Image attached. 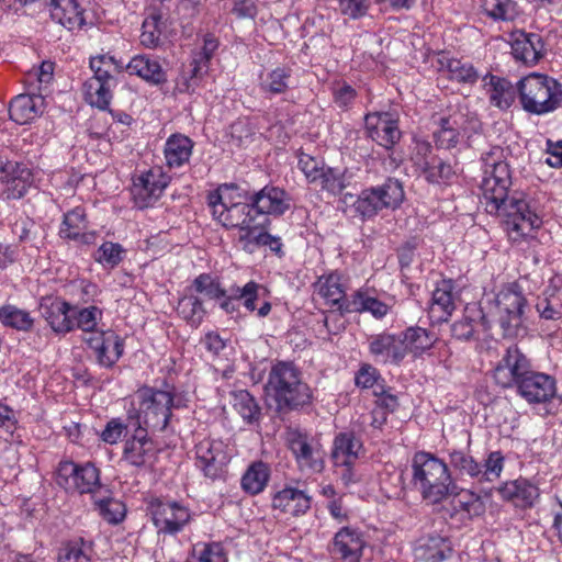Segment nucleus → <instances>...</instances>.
Returning <instances> with one entry per match:
<instances>
[{
    "label": "nucleus",
    "mask_w": 562,
    "mask_h": 562,
    "mask_svg": "<svg viewBox=\"0 0 562 562\" xmlns=\"http://www.w3.org/2000/svg\"><path fill=\"white\" fill-rule=\"evenodd\" d=\"M193 142L181 134L171 135L165 145V158L167 165L172 167H181L188 162L192 154Z\"/></svg>",
    "instance_id": "nucleus-36"
},
{
    "label": "nucleus",
    "mask_w": 562,
    "mask_h": 562,
    "mask_svg": "<svg viewBox=\"0 0 562 562\" xmlns=\"http://www.w3.org/2000/svg\"><path fill=\"white\" fill-rule=\"evenodd\" d=\"M147 510L159 533L177 535L191 520L190 509L177 501L151 497Z\"/></svg>",
    "instance_id": "nucleus-8"
},
{
    "label": "nucleus",
    "mask_w": 562,
    "mask_h": 562,
    "mask_svg": "<svg viewBox=\"0 0 562 562\" xmlns=\"http://www.w3.org/2000/svg\"><path fill=\"white\" fill-rule=\"evenodd\" d=\"M536 311L541 319L559 321L562 318V292L557 289H547L538 297Z\"/></svg>",
    "instance_id": "nucleus-40"
},
{
    "label": "nucleus",
    "mask_w": 562,
    "mask_h": 562,
    "mask_svg": "<svg viewBox=\"0 0 562 562\" xmlns=\"http://www.w3.org/2000/svg\"><path fill=\"white\" fill-rule=\"evenodd\" d=\"M453 285L450 280H442L432 292L429 316L436 322H445L456 308Z\"/></svg>",
    "instance_id": "nucleus-29"
},
{
    "label": "nucleus",
    "mask_w": 562,
    "mask_h": 562,
    "mask_svg": "<svg viewBox=\"0 0 562 562\" xmlns=\"http://www.w3.org/2000/svg\"><path fill=\"white\" fill-rule=\"evenodd\" d=\"M366 541L357 529L344 527L337 531L329 544V553L337 562H361Z\"/></svg>",
    "instance_id": "nucleus-16"
},
{
    "label": "nucleus",
    "mask_w": 562,
    "mask_h": 562,
    "mask_svg": "<svg viewBox=\"0 0 562 562\" xmlns=\"http://www.w3.org/2000/svg\"><path fill=\"white\" fill-rule=\"evenodd\" d=\"M292 69L277 67L260 75L259 89L268 95L284 94L291 88Z\"/></svg>",
    "instance_id": "nucleus-35"
},
{
    "label": "nucleus",
    "mask_w": 562,
    "mask_h": 562,
    "mask_svg": "<svg viewBox=\"0 0 562 562\" xmlns=\"http://www.w3.org/2000/svg\"><path fill=\"white\" fill-rule=\"evenodd\" d=\"M168 184L167 177L159 169H150L133 178L131 193L135 205L145 209L153 205Z\"/></svg>",
    "instance_id": "nucleus-15"
},
{
    "label": "nucleus",
    "mask_w": 562,
    "mask_h": 562,
    "mask_svg": "<svg viewBox=\"0 0 562 562\" xmlns=\"http://www.w3.org/2000/svg\"><path fill=\"white\" fill-rule=\"evenodd\" d=\"M267 222L268 220L263 218L262 226L252 229L250 235H239L238 241L246 252L252 254L259 247H269L272 252L281 257L283 255L281 239L265 231Z\"/></svg>",
    "instance_id": "nucleus-31"
},
{
    "label": "nucleus",
    "mask_w": 562,
    "mask_h": 562,
    "mask_svg": "<svg viewBox=\"0 0 562 562\" xmlns=\"http://www.w3.org/2000/svg\"><path fill=\"white\" fill-rule=\"evenodd\" d=\"M124 69L130 74L137 76L153 86H160L167 82V72L161 67L157 58L140 54L134 56Z\"/></svg>",
    "instance_id": "nucleus-25"
},
{
    "label": "nucleus",
    "mask_w": 562,
    "mask_h": 562,
    "mask_svg": "<svg viewBox=\"0 0 562 562\" xmlns=\"http://www.w3.org/2000/svg\"><path fill=\"white\" fill-rule=\"evenodd\" d=\"M286 442L300 470L313 473H321L324 470L325 451L308 435L291 430L286 435Z\"/></svg>",
    "instance_id": "nucleus-12"
},
{
    "label": "nucleus",
    "mask_w": 562,
    "mask_h": 562,
    "mask_svg": "<svg viewBox=\"0 0 562 562\" xmlns=\"http://www.w3.org/2000/svg\"><path fill=\"white\" fill-rule=\"evenodd\" d=\"M0 322L8 327L29 331L33 327V318L30 313L13 305H5L0 308Z\"/></svg>",
    "instance_id": "nucleus-50"
},
{
    "label": "nucleus",
    "mask_w": 562,
    "mask_h": 562,
    "mask_svg": "<svg viewBox=\"0 0 562 562\" xmlns=\"http://www.w3.org/2000/svg\"><path fill=\"white\" fill-rule=\"evenodd\" d=\"M449 464L459 477L468 476L480 483V462L462 450L449 452Z\"/></svg>",
    "instance_id": "nucleus-44"
},
{
    "label": "nucleus",
    "mask_w": 562,
    "mask_h": 562,
    "mask_svg": "<svg viewBox=\"0 0 562 562\" xmlns=\"http://www.w3.org/2000/svg\"><path fill=\"white\" fill-rule=\"evenodd\" d=\"M414 553L425 562H441L452 554V544L447 537L429 533L416 541Z\"/></svg>",
    "instance_id": "nucleus-24"
},
{
    "label": "nucleus",
    "mask_w": 562,
    "mask_h": 562,
    "mask_svg": "<svg viewBox=\"0 0 562 562\" xmlns=\"http://www.w3.org/2000/svg\"><path fill=\"white\" fill-rule=\"evenodd\" d=\"M270 477V469L262 461L252 462L241 477L243 490L250 494L257 495L265 490Z\"/></svg>",
    "instance_id": "nucleus-38"
},
{
    "label": "nucleus",
    "mask_w": 562,
    "mask_h": 562,
    "mask_svg": "<svg viewBox=\"0 0 562 562\" xmlns=\"http://www.w3.org/2000/svg\"><path fill=\"white\" fill-rule=\"evenodd\" d=\"M312 506V496L306 491L285 484L271 499V507L290 517L304 516Z\"/></svg>",
    "instance_id": "nucleus-21"
},
{
    "label": "nucleus",
    "mask_w": 562,
    "mask_h": 562,
    "mask_svg": "<svg viewBox=\"0 0 562 562\" xmlns=\"http://www.w3.org/2000/svg\"><path fill=\"white\" fill-rule=\"evenodd\" d=\"M531 370L530 360L516 346H509L493 370V379L503 389L517 387Z\"/></svg>",
    "instance_id": "nucleus-11"
},
{
    "label": "nucleus",
    "mask_w": 562,
    "mask_h": 562,
    "mask_svg": "<svg viewBox=\"0 0 562 562\" xmlns=\"http://www.w3.org/2000/svg\"><path fill=\"white\" fill-rule=\"evenodd\" d=\"M436 123L439 127H443L458 133H468L470 131H476L480 123L476 116L470 115L468 111L461 109H450L447 114L441 115Z\"/></svg>",
    "instance_id": "nucleus-39"
},
{
    "label": "nucleus",
    "mask_w": 562,
    "mask_h": 562,
    "mask_svg": "<svg viewBox=\"0 0 562 562\" xmlns=\"http://www.w3.org/2000/svg\"><path fill=\"white\" fill-rule=\"evenodd\" d=\"M441 69H446L449 72V77L461 83L473 85L479 79V74L472 64L462 61L457 58L442 57L439 59Z\"/></svg>",
    "instance_id": "nucleus-43"
},
{
    "label": "nucleus",
    "mask_w": 562,
    "mask_h": 562,
    "mask_svg": "<svg viewBox=\"0 0 562 562\" xmlns=\"http://www.w3.org/2000/svg\"><path fill=\"white\" fill-rule=\"evenodd\" d=\"M87 228L88 221L85 209L77 206L64 215L59 234L65 239H77L80 232Z\"/></svg>",
    "instance_id": "nucleus-47"
},
{
    "label": "nucleus",
    "mask_w": 562,
    "mask_h": 562,
    "mask_svg": "<svg viewBox=\"0 0 562 562\" xmlns=\"http://www.w3.org/2000/svg\"><path fill=\"white\" fill-rule=\"evenodd\" d=\"M195 467L212 481L222 480L231 461L228 445L220 439L204 438L194 447Z\"/></svg>",
    "instance_id": "nucleus-7"
},
{
    "label": "nucleus",
    "mask_w": 562,
    "mask_h": 562,
    "mask_svg": "<svg viewBox=\"0 0 562 562\" xmlns=\"http://www.w3.org/2000/svg\"><path fill=\"white\" fill-rule=\"evenodd\" d=\"M75 307L64 301H55L45 308L44 317L56 333H68L75 327Z\"/></svg>",
    "instance_id": "nucleus-34"
},
{
    "label": "nucleus",
    "mask_w": 562,
    "mask_h": 562,
    "mask_svg": "<svg viewBox=\"0 0 562 562\" xmlns=\"http://www.w3.org/2000/svg\"><path fill=\"white\" fill-rule=\"evenodd\" d=\"M90 68L93 71V76L89 80H98L106 85H115V78L112 76V68L122 72L124 65L117 63L113 56L101 55L93 57L90 60Z\"/></svg>",
    "instance_id": "nucleus-45"
},
{
    "label": "nucleus",
    "mask_w": 562,
    "mask_h": 562,
    "mask_svg": "<svg viewBox=\"0 0 562 562\" xmlns=\"http://www.w3.org/2000/svg\"><path fill=\"white\" fill-rule=\"evenodd\" d=\"M369 137L378 145L391 149L402 137L398 116L392 112L369 113L364 117Z\"/></svg>",
    "instance_id": "nucleus-14"
},
{
    "label": "nucleus",
    "mask_w": 562,
    "mask_h": 562,
    "mask_svg": "<svg viewBox=\"0 0 562 562\" xmlns=\"http://www.w3.org/2000/svg\"><path fill=\"white\" fill-rule=\"evenodd\" d=\"M0 181L5 184L2 195L7 200L23 198L34 183L30 168L23 164L7 161L0 166Z\"/></svg>",
    "instance_id": "nucleus-19"
},
{
    "label": "nucleus",
    "mask_w": 562,
    "mask_h": 562,
    "mask_svg": "<svg viewBox=\"0 0 562 562\" xmlns=\"http://www.w3.org/2000/svg\"><path fill=\"white\" fill-rule=\"evenodd\" d=\"M42 103L41 97L19 94L10 102V119L21 125L27 124L42 113Z\"/></svg>",
    "instance_id": "nucleus-30"
},
{
    "label": "nucleus",
    "mask_w": 562,
    "mask_h": 562,
    "mask_svg": "<svg viewBox=\"0 0 562 562\" xmlns=\"http://www.w3.org/2000/svg\"><path fill=\"white\" fill-rule=\"evenodd\" d=\"M505 458L501 451H491L483 463H480V483L494 482L501 477Z\"/></svg>",
    "instance_id": "nucleus-58"
},
{
    "label": "nucleus",
    "mask_w": 562,
    "mask_h": 562,
    "mask_svg": "<svg viewBox=\"0 0 562 562\" xmlns=\"http://www.w3.org/2000/svg\"><path fill=\"white\" fill-rule=\"evenodd\" d=\"M316 183L321 187L322 190L337 195L341 193L347 187L346 172H340L338 169L330 167L324 168Z\"/></svg>",
    "instance_id": "nucleus-59"
},
{
    "label": "nucleus",
    "mask_w": 562,
    "mask_h": 562,
    "mask_svg": "<svg viewBox=\"0 0 562 562\" xmlns=\"http://www.w3.org/2000/svg\"><path fill=\"white\" fill-rule=\"evenodd\" d=\"M411 468L413 487L429 504H438L459 490L448 464L430 452L417 451Z\"/></svg>",
    "instance_id": "nucleus-2"
},
{
    "label": "nucleus",
    "mask_w": 562,
    "mask_h": 562,
    "mask_svg": "<svg viewBox=\"0 0 562 562\" xmlns=\"http://www.w3.org/2000/svg\"><path fill=\"white\" fill-rule=\"evenodd\" d=\"M136 397L138 408L128 412L127 419L132 426L145 427L151 431H165L172 417V409L186 406L173 386L166 390L143 386L136 392Z\"/></svg>",
    "instance_id": "nucleus-3"
},
{
    "label": "nucleus",
    "mask_w": 562,
    "mask_h": 562,
    "mask_svg": "<svg viewBox=\"0 0 562 562\" xmlns=\"http://www.w3.org/2000/svg\"><path fill=\"white\" fill-rule=\"evenodd\" d=\"M100 516L109 524L121 522L126 515L125 504L119 499L108 497L95 502Z\"/></svg>",
    "instance_id": "nucleus-57"
},
{
    "label": "nucleus",
    "mask_w": 562,
    "mask_h": 562,
    "mask_svg": "<svg viewBox=\"0 0 562 562\" xmlns=\"http://www.w3.org/2000/svg\"><path fill=\"white\" fill-rule=\"evenodd\" d=\"M499 325L505 337H516L522 327L524 310L527 300L518 285L512 284L503 289L496 296Z\"/></svg>",
    "instance_id": "nucleus-10"
},
{
    "label": "nucleus",
    "mask_w": 562,
    "mask_h": 562,
    "mask_svg": "<svg viewBox=\"0 0 562 562\" xmlns=\"http://www.w3.org/2000/svg\"><path fill=\"white\" fill-rule=\"evenodd\" d=\"M516 390L529 404H541L551 401L555 396L557 385L552 376L531 369Z\"/></svg>",
    "instance_id": "nucleus-20"
},
{
    "label": "nucleus",
    "mask_w": 562,
    "mask_h": 562,
    "mask_svg": "<svg viewBox=\"0 0 562 562\" xmlns=\"http://www.w3.org/2000/svg\"><path fill=\"white\" fill-rule=\"evenodd\" d=\"M124 249L117 243L104 241L94 254L95 261L114 268L123 260Z\"/></svg>",
    "instance_id": "nucleus-63"
},
{
    "label": "nucleus",
    "mask_w": 562,
    "mask_h": 562,
    "mask_svg": "<svg viewBox=\"0 0 562 562\" xmlns=\"http://www.w3.org/2000/svg\"><path fill=\"white\" fill-rule=\"evenodd\" d=\"M370 355L376 362L400 366L406 357V347L400 334L380 333L368 338Z\"/></svg>",
    "instance_id": "nucleus-17"
},
{
    "label": "nucleus",
    "mask_w": 562,
    "mask_h": 562,
    "mask_svg": "<svg viewBox=\"0 0 562 562\" xmlns=\"http://www.w3.org/2000/svg\"><path fill=\"white\" fill-rule=\"evenodd\" d=\"M234 407L248 424L258 422L260 418V407L255 397L246 390L234 394Z\"/></svg>",
    "instance_id": "nucleus-52"
},
{
    "label": "nucleus",
    "mask_w": 562,
    "mask_h": 562,
    "mask_svg": "<svg viewBox=\"0 0 562 562\" xmlns=\"http://www.w3.org/2000/svg\"><path fill=\"white\" fill-rule=\"evenodd\" d=\"M50 16L68 30L79 29L85 24L83 9L79 0H46Z\"/></svg>",
    "instance_id": "nucleus-27"
},
{
    "label": "nucleus",
    "mask_w": 562,
    "mask_h": 562,
    "mask_svg": "<svg viewBox=\"0 0 562 562\" xmlns=\"http://www.w3.org/2000/svg\"><path fill=\"white\" fill-rule=\"evenodd\" d=\"M342 308L347 313L370 312L375 318L384 317L390 311L387 304L361 291L356 292L350 304L344 305Z\"/></svg>",
    "instance_id": "nucleus-42"
},
{
    "label": "nucleus",
    "mask_w": 562,
    "mask_h": 562,
    "mask_svg": "<svg viewBox=\"0 0 562 562\" xmlns=\"http://www.w3.org/2000/svg\"><path fill=\"white\" fill-rule=\"evenodd\" d=\"M383 209H396L404 200V189L397 179L389 178L381 186L374 187Z\"/></svg>",
    "instance_id": "nucleus-48"
},
{
    "label": "nucleus",
    "mask_w": 562,
    "mask_h": 562,
    "mask_svg": "<svg viewBox=\"0 0 562 562\" xmlns=\"http://www.w3.org/2000/svg\"><path fill=\"white\" fill-rule=\"evenodd\" d=\"M186 562H227L224 547L220 542L204 543L202 548L194 549Z\"/></svg>",
    "instance_id": "nucleus-62"
},
{
    "label": "nucleus",
    "mask_w": 562,
    "mask_h": 562,
    "mask_svg": "<svg viewBox=\"0 0 562 562\" xmlns=\"http://www.w3.org/2000/svg\"><path fill=\"white\" fill-rule=\"evenodd\" d=\"M190 67L189 74L183 75L181 81L177 83L180 93H193L209 69V65L196 57H193Z\"/></svg>",
    "instance_id": "nucleus-56"
},
{
    "label": "nucleus",
    "mask_w": 562,
    "mask_h": 562,
    "mask_svg": "<svg viewBox=\"0 0 562 562\" xmlns=\"http://www.w3.org/2000/svg\"><path fill=\"white\" fill-rule=\"evenodd\" d=\"M453 173L452 167L438 157L436 160H431L420 176H424L430 183H440L448 181Z\"/></svg>",
    "instance_id": "nucleus-64"
},
{
    "label": "nucleus",
    "mask_w": 562,
    "mask_h": 562,
    "mask_svg": "<svg viewBox=\"0 0 562 562\" xmlns=\"http://www.w3.org/2000/svg\"><path fill=\"white\" fill-rule=\"evenodd\" d=\"M356 213L370 218L383 210L374 187L363 190L353 203Z\"/></svg>",
    "instance_id": "nucleus-55"
},
{
    "label": "nucleus",
    "mask_w": 562,
    "mask_h": 562,
    "mask_svg": "<svg viewBox=\"0 0 562 562\" xmlns=\"http://www.w3.org/2000/svg\"><path fill=\"white\" fill-rule=\"evenodd\" d=\"M484 315L481 310L467 308L464 316L452 324L451 334L452 337L459 340H472L475 338L476 326L479 319H483Z\"/></svg>",
    "instance_id": "nucleus-46"
},
{
    "label": "nucleus",
    "mask_w": 562,
    "mask_h": 562,
    "mask_svg": "<svg viewBox=\"0 0 562 562\" xmlns=\"http://www.w3.org/2000/svg\"><path fill=\"white\" fill-rule=\"evenodd\" d=\"M237 189L234 183L223 184L207 196L209 206L213 216L226 228H239L240 235H250V232L261 222H257L255 210L249 201L233 202L232 192Z\"/></svg>",
    "instance_id": "nucleus-6"
},
{
    "label": "nucleus",
    "mask_w": 562,
    "mask_h": 562,
    "mask_svg": "<svg viewBox=\"0 0 562 562\" xmlns=\"http://www.w3.org/2000/svg\"><path fill=\"white\" fill-rule=\"evenodd\" d=\"M91 551V547L83 539L70 541L60 548L58 562H92Z\"/></svg>",
    "instance_id": "nucleus-54"
},
{
    "label": "nucleus",
    "mask_w": 562,
    "mask_h": 562,
    "mask_svg": "<svg viewBox=\"0 0 562 562\" xmlns=\"http://www.w3.org/2000/svg\"><path fill=\"white\" fill-rule=\"evenodd\" d=\"M363 453V445L352 431H344L336 435L331 460L334 465H353Z\"/></svg>",
    "instance_id": "nucleus-26"
},
{
    "label": "nucleus",
    "mask_w": 562,
    "mask_h": 562,
    "mask_svg": "<svg viewBox=\"0 0 562 562\" xmlns=\"http://www.w3.org/2000/svg\"><path fill=\"white\" fill-rule=\"evenodd\" d=\"M316 292L330 307H336L341 314L346 313L344 305L350 304L347 300L339 279L333 274L319 278Z\"/></svg>",
    "instance_id": "nucleus-37"
},
{
    "label": "nucleus",
    "mask_w": 562,
    "mask_h": 562,
    "mask_svg": "<svg viewBox=\"0 0 562 562\" xmlns=\"http://www.w3.org/2000/svg\"><path fill=\"white\" fill-rule=\"evenodd\" d=\"M451 495L452 510L454 514H461L462 518L472 519L485 513L482 497L470 490H456Z\"/></svg>",
    "instance_id": "nucleus-33"
},
{
    "label": "nucleus",
    "mask_w": 562,
    "mask_h": 562,
    "mask_svg": "<svg viewBox=\"0 0 562 562\" xmlns=\"http://www.w3.org/2000/svg\"><path fill=\"white\" fill-rule=\"evenodd\" d=\"M266 390L280 415L310 404L312 398L311 389L302 381L300 370L292 362L279 361L272 366Z\"/></svg>",
    "instance_id": "nucleus-4"
},
{
    "label": "nucleus",
    "mask_w": 562,
    "mask_h": 562,
    "mask_svg": "<svg viewBox=\"0 0 562 562\" xmlns=\"http://www.w3.org/2000/svg\"><path fill=\"white\" fill-rule=\"evenodd\" d=\"M115 85L102 83L98 80H87L85 82L87 101L100 110H108L112 100V88Z\"/></svg>",
    "instance_id": "nucleus-49"
},
{
    "label": "nucleus",
    "mask_w": 562,
    "mask_h": 562,
    "mask_svg": "<svg viewBox=\"0 0 562 562\" xmlns=\"http://www.w3.org/2000/svg\"><path fill=\"white\" fill-rule=\"evenodd\" d=\"M546 44L540 34L524 31L513 34L512 54L516 60L526 66H535L546 56Z\"/></svg>",
    "instance_id": "nucleus-23"
},
{
    "label": "nucleus",
    "mask_w": 562,
    "mask_h": 562,
    "mask_svg": "<svg viewBox=\"0 0 562 562\" xmlns=\"http://www.w3.org/2000/svg\"><path fill=\"white\" fill-rule=\"evenodd\" d=\"M161 16L151 14L142 24L140 44L147 48H155L160 43Z\"/></svg>",
    "instance_id": "nucleus-60"
},
{
    "label": "nucleus",
    "mask_w": 562,
    "mask_h": 562,
    "mask_svg": "<svg viewBox=\"0 0 562 562\" xmlns=\"http://www.w3.org/2000/svg\"><path fill=\"white\" fill-rule=\"evenodd\" d=\"M194 294L201 293L211 300H220L225 296L226 290L221 286L220 280L212 277L210 273L199 274L191 283L187 286Z\"/></svg>",
    "instance_id": "nucleus-53"
},
{
    "label": "nucleus",
    "mask_w": 562,
    "mask_h": 562,
    "mask_svg": "<svg viewBox=\"0 0 562 562\" xmlns=\"http://www.w3.org/2000/svg\"><path fill=\"white\" fill-rule=\"evenodd\" d=\"M405 345L406 353L422 355L430 349L436 340L435 335L422 327H409L400 334Z\"/></svg>",
    "instance_id": "nucleus-41"
},
{
    "label": "nucleus",
    "mask_w": 562,
    "mask_h": 562,
    "mask_svg": "<svg viewBox=\"0 0 562 562\" xmlns=\"http://www.w3.org/2000/svg\"><path fill=\"white\" fill-rule=\"evenodd\" d=\"M483 178L481 191L485 210L502 218L504 229L513 243H520L542 224L540 217L530 210L520 192L508 194L512 186V171L505 161L504 149L492 147L482 156Z\"/></svg>",
    "instance_id": "nucleus-1"
},
{
    "label": "nucleus",
    "mask_w": 562,
    "mask_h": 562,
    "mask_svg": "<svg viewBox=\"0 0 562 562\" xmlns=\"http://www.w3.org/2000/svg\"><path fill=\"white\" fill-rule=\"evenodd\" d=\"M499 494L504 499L510 501L517 507L528 508L533 506L539 497V490L529 481L519 479L506 482L501 488Z\"/></svg>",
    "instance_id": "nucleus-28"
},
{
    "label": "nucleus",
    "mask_w": 562,
    "mask_h": 562,
    "mask_svg": "<svg viewBox=\"0 0 562 562\" xmlns=\"http://www.w3.org/2000/svg\"><path fill=\"white\" fill-rule=\"evenodd\" d=\"M134 427V434L124 442L122 460L137 469L153 464L157 456L154 440L148 436L145 427Z\"/></svg>",
    "instance_id": "nucleus-13"
},
{
    "label": "nucleus",
    "mask_w": 562,
    "mask_h": 562,
    "mask_svg": "<svg viewBox=\"0 0 562 562\" xmlns=\"http://www.w3.org/2000/svg\"><path fill=\"white\" fill-rule=\"evenodd\" d=\"M249 201H251L256 216H281L291 207V198L288 192L273 186H266L252 193L249 195Z\"/></svg>",
    "instance_id": "nucleus-22"
},
{
    "label": "nucleus",
    "mask_w": 562,
    "mask_h": 562,
    "mask_svg": "<svg viewBox=\"0 0 562 562\" xmlns=\"http://www.w3.org/2000/svg\"><path fill=\"white\" fill-rule=\"evenodd\" d=\"M176 311L179 317L194 328L202 324L206 315L202 300L188 288L184 289L183 295L179 299Z\"/></svg>",
    "instance_id": "nucleus-32"
},
{
    "label": "nucleus",
    "mask_w": 562,
    "mask_h": 562,
    "mask_svg": "<svg viewBox=\"0 0 562 562\" xmlns=\"http://www.w3.org/2000/svg\"><path fill=\"white\" fill-rule=\"evenodd\" d=\"M83 340L94 351L98 363L104 368H112L124 352L123 339L112 330L91 333Z\"/></svg>",
    "instance_id": "nucleus-18"
},
{
    "label": "nucleus",
    "mask_w": 562,
    "mask_h": 562,
    "mask_svg": "<svg viewBox=\"0 0 562 562\" xmlns=\"http://www.w3.org/2000/svg\"><path fill=\"white\" fill-rule=\"evenodd\" d=\"M519 103L532 115H546L562 106V83L546 74L532 72L517 82Z\"/></svg>",
    "instance_id": "nucleus-5"
},
{
    "label": "nucleus",
    "mask_w": 562,
    "mask_h": 562,
    "mask_svg": "<svg viewBox=\"0 0 562 562\" xmlns=\"http://www.w3.org/2000/svg\"><path fill=\"white\" fill-rule=\"evenodd\" d=\"M56 474L57 484L67 491L93 494L101 487L100 470L92 462L78 464L64 460L59 462Z\"/></svg>",
    "instance_id": "nucleus-9"
},
{
    "label": "nucleus",
    "mask_w": 562,
    "mask_h": 562,
    "mask_svg": "<svg viewBox=\"0 0 562 562\" xmlns=\"http://www.w3.org/2000/svg\"><path fill=\"white\" fill-rule=\"evenodd\" d=\"M438 156L432 153V147L429 142L416 139L411 154V161L417 175H422L429 166L431 160H436Z\"/></svg>",
    "instance_id": "nucleus-61"
},
{
    "label": "nucleus",
    "mask_w": 562,
    "mask_h": 562,
    "mask_svg": "<svg viewBox=\"0 0 562 562\" xmlns=\"http://www.w3.org/2000/svg\"><path fill=\"white\" fill-rule=\"evenodd\" d=\"M482 8L494 20L513 21L518 15V5L513 0H483Z\"/></svg>",
    "instance_id": "nucleus-51"
}]
</instances>
